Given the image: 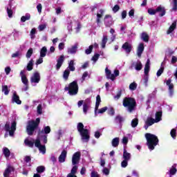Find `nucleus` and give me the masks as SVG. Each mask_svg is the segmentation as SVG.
<instances>
[{
    "mask_svg": "<svg viewBox=\"0 0 177 177\" xmlns=\"http://www.w3.org/2000/svg\"><path fill=\"white\" fill-rule=\"evenodd\" d=\"M99 57H100V54H97V53L95 54L92 57L93 62H97V60H99Z\"/></svg>",
    "mask_w": 177,
    "mask_h": 177,
    "instance_id": "58",
    "label": "nucleus"
},
{
    "mask_svg": "<svg viewBox=\"0 0 177 177\" xmlns=\"http://www.w3.org/2000/svg\"><path fill=\"white\" fill-rule=\"evenodd\" d=\"M41 81V75L39 73L35 72L33 75L30 77V82L38 84Z\"/></svg>",
    "mask_w": 177,
    "mask_h": 177,
    "instance_id": "9",
    "label": "nucleus"
},
{
    "mask_svg": "<svg viewBox=\"0 0 177 177\" xmlns=\"http://www.w3.org/2000/svg\"><path fill=\"white\" fill-rule=\"evenodd\" d=\"M12 172H15V167L8 165L3 172V176L10 177Z\"/></svg>",
    "mask_w": 177,
    "mask_h": 177,
    "instance_id": "8",
    "label": "nucleus"
},
{
    "mask_svg": "<svg viewBox=\"0 0 177 177\" xmlns=\"http://www.w3.org/2000/svg\"><path fill=\"white\" fill-rule=\"evenodd\" d=\"M67 158V151L64 149L58 158L59 162H64Z\"/></svg>",
    "mask_w": 177,
    "mask_h": 177,
    "instance_id": "15",
    "label": "nucleus"
},
{
    "mask_svg": "<svg viewBox=\"0 0 177 177\" xmlns=\"http://www.w3.org/2000/svg\"><path fill=\"white\" fill-rule=\"evenodd\" d=\"M21 82L25 85V86H26V91H27L28 88V79H27V76H22Z\"/></svg>",
    "mask_w": 177,
    "mask_h": 177,
    "instance_id": "37",
    "label": "nucleus"
},
{
    "mask_svg": "<svg viewBox=\"0 0 177 177\" xmlns=\"http://www.w3.org/2000/svg\"><path fill=\"white\" fill-rule=\"evenodd\" d=\"M123 158L124 160H126L127 161H129L131 160V153L127 151V149H124L123 151Z\"/></svg>",
    "mask_w": 177,
    "mask_h": 177,
    "instance_id": "26",
    "label": "nucleus"
},
{
    "mask_svg": "<svg viewBox=\"0 0 177 177\" xmlns=\"http://www.w3.org/2000/svg\"><path fill=\"white\" fill-rule=\"evenodd\" d=\"M105 74L107 80H111V81L115 80V76H114V74H111V71L109 68H105Z\"/></svg>",
    "mask_w": 177,
    "mask_h": 177,
    "instance_id": "17",
    "label": "nucleus"
},
{
    "mask_svg": "<svg viewBox=\"0 0 177 177\" xmlns=\"http://www.w3.org/2000/svg\"><path fill=\"white\" fill-rule=\"evenodd\" d=\"M78 89V82H77V80L71 82L68 86H65L64 88V91H68V93L71 96H75V95H77Z\"/></svg>",
    "mask_w": 177,
    "mask_h": 177,
    "instance_id": "5",
    "label": "nucleus"
},
{
    "mask_svg": "<svg viewBox=\"0 0 177 177\" xmlns=\"http://www.w3.org/2000/svg\"><path fill=\"white\" fill-rule=\"evenodd\" d=\"M41 118H37L35 120H29L26 127V132L30 136L34 135V131L39 127Z\"/></svg>",
    "mask_w": 177,
    "mask_h": 177,
    "instance_id": "3",
    "label": "nucleus"
},
{
    "mask_svg": "<svg viewBox=\"0 0 177 177\" xmlns=\"http://www.w3.org/2000/svg\"><path fill=\"white\" fill-rule=\"evenodd\" d=\"M148 13L151 16H154V15H156V13H157L156 8L155 10L153 9V8H149L148 9Z\"/></svg>",
    "mask_w": 177,
    "mask_h": 177,
    "instance_id": "53",
    "label": "nucleus"
},
{
    "mask_svg": "<svg viewBox=\"0 0 177 177\" xmlns=\"http://www.w3.org/2000/svg\"><path fill=\"white\" fill-rule=\"evenodd\" d=\"M108 40H109V39H107V36H106V35L103 36L102 43H101L102 48H106V44H107Z\"/></svg>",
    "mask_w": 177,
    "mask_h": 177,
    "instance_id": "42",
    "label": "nucleus"
},
{
    "mask_svg": "<svg viewBox=\"0 0 177 177\" xmlns=\"http://www.w3.org/2000/svg\"><path fill=\"white\" fill-rule=\"evenodd\" d=\"M45 166L41 165L37 167L36 171L37 174H43V172H45Z\"/></svg>",
    "mask_w": 177,
    "mask_h": 177,
    "instance_id": "43",
    "label": "nucleus"
},
{
    "mask_svg": "<svg viewBox=\"0 0 177 177\" xmlns=\"http://www.w3.org/2000/svg\"><path fill=\"white\" fill-rule=\"evenodd\" d=\"M107 106H104L103 108H101L100 109L98 110L97 113L98 114H103V113H106L107 111Z\"/></svg>",
    "mask_w": 177,
    "mask_h": 177,
    "instance_id": "57",
    "label": "nucleus"
},
{
    "mask_svg": "<svg viewBox=\"0 0 177 177\" xmlns=\"http://www.w3.org/2000/svg\"><path fill=\"white\" fill-rule=\"evenodd\" d=\"M136 88H138V84H136V83L133 82V83L130 84V85H129L130 91H135L136 89Z\"/></svg>",
    "mask_w": 177,
    "mask_h": 177,
    "instance_id": "49",
    "label": "nucleus"
},
{
    "mask_svg": "<svg viewBox=\"0 0 177 177\" xmlns=\"http://www.w3.org/2000/svg\"><path fill=\"white\" fill-rule=\"evenodd\" d=\"M155 117H156V119H155L156 122H160V121H161V118L162 117V111L156 112Z\"/></svg>",
    "mask_w": 177,
    "mask_h": 177,
    "instance_id": "27",
    "label": "nucleus"
},
{
    "mask_svg": "<svg viewBox=\"0 0 177 177\" xmlns=\"http://www.w3.org/2000/svg\"><path fill=\"white\" fill-rule=\"evenodd\" d=\"M156 13H159L160 17H163V16H165L167 13V10H165V7L160 5L156 8Z\"/></svg>",
    "mask_w": 177,
    "mask_h": 177,
    "instance_id": "11",
    "label": "nucleus"
},
{
    "mask_svg": "<svg viewBox=\"0 0 177 177\" xmlns=\"http://www.w3.org/2000/svg\"><path fill=\"white\" fill-rule=\"evenodd\" d=\"M164 73V67H161L156 73L157 77H161V74Z\"/></svg>",
    "mask_w": 177,
    "mask_h": 177,
    "instance_id": "61",
    "label": "nucleus"
},
{
    "mask_svg": "<svg viewBox=\"0 0 177 177\" xmlns=\"http://www.w3.org/2000/svg\"><path fill=\"white\" fill-rule=\"evenodd\" d=\"M91 177H100L97 171H93L91 173Z\"/></svg>",
    "mask_w": 177,
    "mask_h": 177,
    "instance_id": "64",
    "label": "nucleus"
},
{
    "mask_svg": "<svg viewBox=\"0 0 177 177\" xmlns=\"http://www.w3.org/2000/svg\"><path fill=\"white\" fill-rule=\"evenodd\" d=\"M35 147H38L39 151H41L43 154L46 153V147L45 145H41V140L39 138H37L35 141Z\"/></svg>",
    "mask_w": 177,
    "mask_h": 177,
    "instance_id": "7",
    "label": "nucleus"
},
{
    "mask_svg": "<svg viewBox=\"0 0 177 177\" xmlns=\"http://www.w3.org/2000/svg\"><path fill=\"white\" fill-rule=\"evenodd\" d=\"M100 13L97 14V19H96V23L97 24H100V19H102V17H103V13H104V10H103V9H100Z\"/></svg>",
    "mask_w": 177,
    "mask_h": 177,
    "instance_id": "29",
    "label": "nucleus"
},
{
    "mask_svg": "<svg viewBox=\"0 0 177 177\" xmlns=\"http://www.w3.org/2000/svg\"><path fill=\"white\" fill-rule=\"evenodd\" d=\"M141 38L142 41H144V42H149V35H147V33L145 32H142L141 35Z\"/></svg>",
    "mask_w": 177,
    "mask_h": 177,
    "instance_id": "33",
    "label": "nucleus"
},
{
    "mask_svg": "<svg viewBox=\"0 0 177 177\" xmlns=\"http://www.w3.org/2000/svg\"><path fill=\"white\" fill-rule=\"evenodd\" d=\"M177 21H174L167 31V34H171L176 28Z\"/></svg>",
    "mask_w": 177,
    "mask_h": 177,
    "instance_id": "24",
    "label": "nucleus"
},
{
    "mask_svg": "<svg viewBox=\"0 0 177 177\" xmlns=\"http://www.w3.org/2000/svg\"><path fill=\"white\" fill-rule=\"evenodd\" d=\"M63 63H64V55H62L57 59L56 70H60V68L63 66Z\"/></svg>",
    "mask_w": 177,
    "mask_h": 177,
    "instance_id": "13",
    "label": "nucleus"
},
{
    "mask_svg": "<svg viewBox=\"0 0 177 177\" xmlns=\"http://www.w3.org/2000/svg\"><path fill=\"white\" fill-rule=\"evenodd\" d=\"M2 92H3L4 95H9V92H10V90H9L7 85H4L2 86Z\"/></svg>",
    "mask_w": 177,
    "mask_h": 177,
    "instance_id": "45",
    "label": "nucleus"
},
{
    "mask_svg": "<svg viewBox=\"0 0 177 177\" xmlns=\"http://www.w3.org/2000/svg\"><path fill=\"white\" fill-rule=\"evenodd\" d=\"M138 124H139V119H138V118H136L131 120L132 128H136V127H138Z\"/></svg>",
    "mask_w": 177,
    "mask_h": 177,
    "instance_id": "35",
    "label": "nucleus"
},
{
    "mask_svg": "<svg viewBox=\"0 0 177 177\" xmlns=\"http://www.w3.org/2000/svg\"><path fill=\"white\" fill-rule=\"evenodd\" d=\"M77 129L82 136V140L89 142V140L91 139V136H89V130L84 128V124H82V122H79L77 124Z\"/></svg>",
    "mask_w": 177,
    "mask_h": 177,
    "instance_id": "4",
    "label": "nucleus"
},
{
    "mask_svg": "<svg viewBox=\"0 0 177 177\" xmlns=\"http://www.w3.org/2000/svg\"><path fill=\"white\" fill-rule=\"evenodd\" d=\"M108 114L109 115H114V114H115V111H114V108L111 107L109 110H108Z\"/></svg>",
    "mask_w": 177,
    "mask_h": 177,
    "instance_id": "56",
    "label": "nucleus"
},
{
    "mask_svg": "<svg viewBox=\"0 0 177 177\" xmlns=\"http://www.w3.org/2000/svg\"><path fill=\"white\" fill-rule=\"evenodd\" d=\"M36 32H37V29H35V28H32L30 34L32 39H34V38H35Z\"/></svg>",
    "mask_w": 177,
    "mask_h": 177,
    "instance_id": "51",
    "label": "nucleus"
},
{
    "mask_svg": "<svg viewBox=\"0 0 177 177\" xmlns=\"http://www.w3.org/2000/svg\"><path fill=\"white\" fill-rule=\"evenodd\" d=\"M30 19H31V15L27 13L25 16H22L21 17V21H22V23H25V21H27V20H30Z\"/></svg>",
    "mask_w": 177,
    "mask_h": 177,
    "instance_id": "36",
    "label": "nucleus"
},
{
    "mask_svg": "<svg viewBox=\"0 0 177 177\" xmlns=\"http://www.w3.org/2000/svg\"><path fill=\"white\" fill-rule=\"evenodd\" d=\"M92 50H93V45L89 46L88 48L85 50L86 55H91V53H92Z\"/></svg>",
    "mask_w": 177,
    "mask_h": 177,
    "instance_id": "50",
    "label": "nucleus"
},
{
    "mask_svg": "<svg viewBox=\"0 0 177 177\" xmlns=\"http://www.w3.org/2000/svg\"><path fill=\"white\" fill-rule=\"evenodd\" d=\"M50 131H51L50 127L46 126L44 127L42 130H39L38 136H41V135H48Z\"/></svg>",
    "mask_w": 177,
    "mask_h": 177,
    "instance_id": "14",
    "label": "nucleus"
},
{
    "mask_svg": "<svg viewBox=\"0 0 177 177\" xmlns=\"http://www.w3.org/2000/svg\"><path fill=\"white\" fill-rule=\"evenodd\" d=\"M122 49L125 50L126 53H129L132 51V44H129V42H125L122 46Z\"/></svg>",
    "mask_w": 177,
    "mask_h": 177,
    "instance_id": "18",
    "label": "nucleus"
},
{
    "mask_svg": "<svg viewBox=\"0 0 177 177\" xmlns=\"http://www.w3.org/2000/svg\"><path fill=\"white\" fill-rule=\"evenodd\" d=\"M128 161L125 159H124V160L121 162V167L122 168H127V167H128Z\"/></svg>",
    "mask_w": 177,
    "mask_h": 177,
    "instance_id": "59",
    "label": "nucleus"
},
{
    "mask_svg": "<svg viewBox=\"0 0 177 177\" xmlns=\"http://www.w3.org/2000/svg\"><path fill=\"white\" fill-rule=\"evenodd\" d=\"M149 72H150V59H148L145 64L144 73L145 75H149Z\"/></svg>",
    "mask_w": 177,
    "mask_h": 177,
    "instance_id": "23",
    "label": "nucleus"
},
{
    "mask_svg": "<svg viewBox=\"0 0 177 177\" xmlns=\"http://www.w3.org/2000/svg\"><path fill=\"white\" fill-rule=\"evenodd\" d=\"M77 172H78V166L75 165L72 167L71 173H69L66 177H77Z\"/></svg>",
    "mask_w": 177,
    "mask_h": 177,
    "instance_id": "16",
    "label": "nucleus"
},
{
    "mask_svg": "<svg viewBox=\"0 0 177 177\" xmlns=\"http://www.w3.org/2000/svg\"><path fill=\"white\" fill-rule=\"evenodd\" d=\"M81 160V152L77 151L73 153L72 157V165L75 167V165L80 164V160Z\"/></svg>",
    "mask_w": 177,
    "mask_h": 177,
    "instance_id": "6",
    "label": "nucleus"
},
{
    "mask_svg": "<svg viewBox=\"0 0 177 177\" xmlns=\"http://www.w3.org/2000/svg\"><path fill=\"white\" fill-rule=\"evenodd\" d=\"M173 8L172 10H174V12H176L177 10V0H173Z\"/></svg>",
    "mask_w": 177,
    "mask_h": 177,
    "instance_id": "63",
    "label": "nucleus"
},
{
    "mask_svg": "<svg viewBox=\"0 0 177 177\" xmlns=\"http://www.w3.org/2000/svg\"><path fill=\"white\" fill-rule=\"evenodd\" d=\"M145 123L149 125V127H151V125L156 124V120L153 118H147V120L145 121Z\"/></svg>",
    "mask_w": 177,
    "mask_h": 177,
    "instance_id": "32",
    "label": "nucleus"
},
{
    "mask_svg": "<svg viewBox=\"0 0 177 177\" xmlns=\"http://www.w3.org/2000/svg\"><path fill=\"white\" fill-rule=\"evenodd\" d=\"M37 114H39L41 115V114H42V104H39L37 106Z\"/></svg>",
    "mask_w": 177,
    "mask_h": 177,
    "instance_id": "62",
    "label": "nucleus"
},
{
    "mask_svg": "<svg viewBox=\"0 0 177 177\" xmlns=\"http://www.w3.org/2000/svg\"><path fill=\"white\" fill-rule=\"evenodd\" d=\"M7 13L8 15V17L10 18L13 17V10H12V8H9V7H8Z\"/></svg>",
    "mask_w": 177,
    "mask_h": 177,
    "instance_id": "55",
    "label": "nucleus"
},
{
    "mask_svg": "<svg viewBox=\"0 0 177 177\" xmlns=\"http://www.w3.org/2000/svg\"><path fill=\"white\" fill-rule=\"evenodd\" d=\"M33 52H34V50L32 49V48H30V49L28 50L26 55V57H27V59H30V57L32 56Z\"/></svg>",
    "mask_w": 177,
    "mask_h": 177,
    "instance_id": "47",
    "label": "nucleus"
},
{
    "mask_svg": "<svg viewBox=\"0 0 177 177\" xmlns=\"http://www.w3.org/2000/svg\"><path fill=\"white\" fill-rule=\"evenodd\" d=\"M68 77H70V70L66 69L64 71L63 78L65 81L68 80Z\"/></svg>",
    "mask_w": 177,
    "mask_h": 177,
    "instance_id": "38",
    "label": "nucleus"
},
{
    "mask_svg": "<svg viewBox=\"0 0 177 177\" xmlns=\"http://www.w3.org/2000/svg\"><path fill=\"white\" fill-rule=\"evenodd\" d=\"M122 95V90H120L118 93H117V94H116V95H115L114 97H113V99H115V100H118V99H120V97H121V95Z\"/></svg>",
    "mask_w": 177,
    "mask_h": 177,
    "instance_id": "54",
    "label": "nucleus"
},
{
    "mask_svg": "<svg viewBox=\"0 0 177 177\" xmlns=\"http://www.w3.org/2000/svg\"><path fill=\"white\" fill-rule=\"evenodd\" d=\"M68 68L70 71H75V66H74V60H71L68 64Z\"/></svg>",
    "mask_w": 177,
    "mask_h": 177,
    "instance_id": "44",
    "label": "nucleus"
},
{
    "mask_svg": "<svg viewBox=\"0 0 177 177\" xmlns=\"http://www.w3.org/2000/svg\"><path fill=\"white\" fill-rule=\"evenodd\" d=\"M112 146L113 147H118L120 145V138H115L112 140Z\"/></svg>",
    "mask_w": 177,
    "mask_h": 177,
    "instance_id": "31",
    "label": "nucleus"
},
{
    "mask_svg": "<svg viewBox=\"0 0 177 177\" xmlns=\"http://www.w3.org/2000/svg\"><path fill=\"white\" fill-rule=\"evenodd\" d=\"M34 68V59H30L27 64L26 70L28 71H31Z\"/></svg>",
    "mask_w": 177,
    "mask_h": 177,
    "instance_id": "28",
    "label": "nucleus"
},
{
    "mask_svg": "<svg viewBox=\"0 0 177 177\" xmlns=\"http://www.w3.org/2000/svg\"><path fill=\"white\" fill-rule=\"evenodd\" d=\"M115 120L116 121V122H119V124H122V122H124V118H122V116L120 115H118L117 116H115Z\"/></svg>",
    "mask_w": 177,
    "mask_h": 177,
    "instance_id": "46",
    "label": "nucleus"
},
{
    "mask_svg": "<svg viewBox=\"0 0 177 177\" xmlns=\"http://www.w3.org/2000/svg\"><path fill=\"white\" fill-rule=\"evenodd\" d=\"M175 174H176V167L173 166L169 170V174L175 175Z\"/></svg>",
    "mask_w": 177,
    "mask_h": 177,
    "instance_id": "60",
    "label": "nucleus"
},
{
    "mask_svg": "<svg viewBox=\"0 0 177 177\" xmlns=\"http://www.w3.org/2000/svg\"><path fill=\"white\" fill-rule=\"evenodd\" d=\"M16 125H17L16 121L12 122L10 130L8 131L10 136H13V135H15V131H16Z\"/></svg>",
    "mask_w": 177,
    "mask_h": 177,
    "instance_id": "21",
    "label": "nucleus"
},
{
    "mask_svg": "<svg viewBox=\"0 0 177 177\" xmlns=\"http://www.w3.org/2000/svg\"><path fill=\"white\" fill-rule=\"evenodd\" d=\"M12 100L13 103L17 104H21V100H20V97L17 95V93L14 92L12 94Z\"/></svg>",
    "mask_w": 177,
    "mask_h": 177,
    "instance_id": "19",
    "label": "nucleus"
},
{
    "mask_svg": "<svg viewBox=\"0 0 177 177\" xmlns=\"http://www.w3.org/2000/svg\"><path fill=\"white\" fill-rule=\"evenodd\" d=\"M104 24L106 27H111L113 25V18L109 15H106L104 17Z\"/></svg>",
    "mask_w": 177,
    "mask_h": 177,
    "instance_id": "12",
    "label": "nucleus"
},
{
    "mask_svg": "<svg viewBox=\"0 0 177 177\" xmlns=\"http://www.w3.org/2000/svg\"><path fill=\"white\" fill-rule=\"evenodd\" d=\"M3 154L5 156L6 158H9L10 157V150L7 147L3 149Z\"/></svg>",
    "mask_w": 177,
    "mask_h": 177,
    "instance_id": "30",
    "label": "nucleus"
},
{
    "mask_svg": "<svg viewBox=\"0 0 177 177\" xmlns=\"http://www.w3.org/2000/svg\"><path fill=\"white\" fill-rule=\"evenodd\" d=\"M122 104L124 107L127 108L129 113H132L136 109V100L133 97H125L123 99Z\"/></svg>",
    "mask_w": 177,
    "mask_h": 177,
    "instance_id": "2",
    "label": "nucleus"
},
{
    "mask_svg": "<svg viewBox=\"0 0 177 177\" xmlns=\"http://www.w3.org/2000/svg\"><path fill=\"white\" fill-rule=\"evenodd\" d=\"M171 82H172L171 79H168L166 81V85L169 87V96H174V84H172Z\"/></svg>",
    "mask_w": 177,
    "mask_h": 177,
    "instance_id": "10",
    "label": "nucleus"
},
{
    "mask_svg": "<svg viewBox=\"0 0 177 177\" xmlns=\"http://www.w3.org/2000/svg\"><path fill=\"white\" fill-rule=\"evenodd\" d=\"M170 135L173 139H176V129H172L170 131Z\"/></svg>",
    "mask_w": 177,
    "mask_h": 177,
    "instance_id": "52",
    "label": "nucleus"
},
{
    "mask_svg": "<svg viewBox=\"0 0 177 177\" xmlns=\"http://www.w3.org/2000/svg\"><path fill=\"white\" fill-rule=\"evenodd\" d=\"M88 109H89V105L87 103H84L83 104V113H84V114H86V113H88Z\"/></svg>",
    "mask_w": 177,
    "mask_h": 177,
    "instance_id": "48",
    "label": "nucleus"
},
{
    "mask_svg": "<svg viewBox=\"0 0 177 177\" xmlns=\"http://www.w3.org/2000/svg\"><path fill=\"white\" fill-rule=\"evenodd\" d=\"M78 49V46L77 44L72 46L71 48H68V53L71 55H74L77 53V50Z\"/></svg>",
    "mask_w": 177,
    "mask_h": 177,
    "instance_id": "25",
    "label": "nucleus"
},
{
    "mask_svg": "<svg viewBox=\"0 0 177 177\" xmlns=\"http://www.w3.org/2000/svg\"><path fill=\"white\" fill-rule=\"evenodd\" d=\"M24 143H25L26 146H28V147L32 148V147H34V143H35V142H34L33 141H31L28 139H25Z\"/></svg>",
    "mask_w": 177,
    "mask_h": 177,
    "instance_id": "34",
    "label": "nucleus"
},
{
    "mask_svg": "<svg viewBox=\"0 0 177 177\" xmlns=\"http://www.w3.org/2000/svg\"><path fill=\"white\" fill-rule=\"evenodd\" d=\"M48 52V49L44 46L40 50V57H45L46 56V53Z\"/></svg>",
    "mask_w": 177,
    "mask_h": 177,
    "instance_id": "39",
    "label": "nucleus"
},
{
    "mask_svg": "<svg viewBox=\"0 0 177 177\" xmlns=\"http://www.w3.org/2000/svg\"><path fill=\"white\" fill-rule=\"evenodd\" d=\"M41 140L43 141V143H44V145H46V143H48V135L46 134H41L40 136H39Z\"/></svg>",
    "mask_w": 177,
    "mask_h": 177,
    "instance_id": "41",
    "label": "nucleus"
},
{
    "mask_svg": "<svg viewBox=\"0 0 177 177\" xmlns=\"http://www.w3.org/2000/svg\"><path fill=\"white\" fill-rule=\"evenodd\" d=\"M135 68L137 71H140L142 68H143V65L142 64V62L140 61H138L136 65H135Z\"/></svg>",
    "mask_w": 177,
    "mask_h": 177,
    "instance_id": "40",
    "label": "nucleus"
},
{
    "mask_svg": "<svg viewBox=\"0 0 177 177\" xmlns=\"http://www.w3.org/2000/svg\"><path fill=\"white\" fill-rule=\"evenodd\" d=\"M143 50H145V44L140 43L137 49V55L138 57H142V53H143Z\"/></svg>",
    "mask_w": 177,
    "mask_h": 177,
    "instance_id": "20",
    "label": "nucleus"
},
{
    "mask_svg": "<svg viewBox=\"0 0 177 177\" xmlns=\"http://www.w3.org/2000/svg\"><path fill=\"white\" fill-rule=\"evenodd\" d=\"M102 102V98H100V95H97L96 97V102H95V113L97 112L99 110V106H100V103Z\"/></svg>",
    "mask_w": 177,
    "mask_h": 177,
    "instance_id": "22",
    "label": "nucleus"
},
{
    "mask_svg": "<svg viewBox=\"0 0 177 177\" xmlns=\"http://www.w3.org/2000/svg\"><path fill=\"white\" fill-rule=\"evenodd\" d=\"M145 138L147 140V146L151 151L154 150L156 146L158 145V142H160L157 136L150 133L145 134Z\"/></svg>",
    "mask_w": 177,
    "mask_h": 177,
    "instance_id": "1",
    "label": "nucleus"
}]
</instances>
